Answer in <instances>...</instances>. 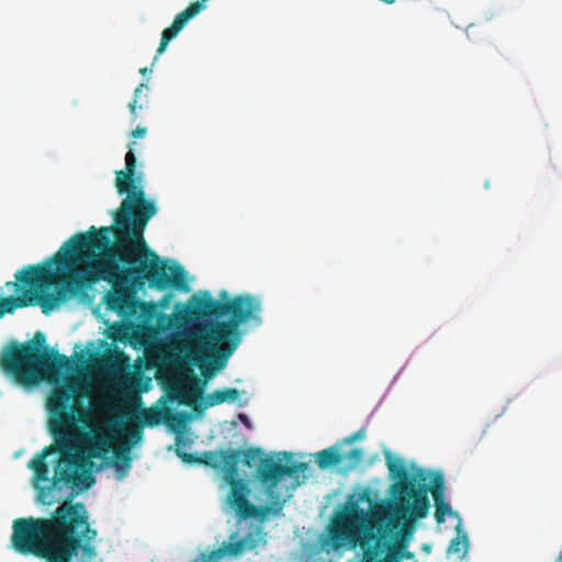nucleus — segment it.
Masks as SVG:
<instances>
[{
    "label": "nucleus",
    "instance_id": "26",
    "mask_svg": "<svg viewBox=\"0 0 562 562\" xmlns=\"http://www.w3.org/2000/svg\"><path fill=\"white\" fill-rule=\"evenodd\" d=\"M146 132H147L146 127L137 126L135 130H133L132 136L134 138H139V137L145 136Z\"/></svg>",
    "mask_w": 562,
    "mask_h": 562
},
{
    "label": "nucleus",
    "instance_id": "3",
    "mask_svg": "<svg viewBox=\"0 0 562 562\" xmlns=\"http://www.w3.org/2000/svg\"><path fill=\"white\" fill-rule=\"evenodd\" d=\"M82 503L65 501L50 518H16L11 536L16 552L34 554L46 562H71L81 549L80 562H91L97 552L90 544L97 530L89 525Z\"/></svg>",
    "mask_w": 562,
    "mask_h": 562
},
{
    "label": "nucleus",
    "instance_id": "32",
    "mask_svg": "<svg viewBox=\"0 0 562 562\" xmlns=\"http://www.w3.org/2000/svg\"><path fill=\"white\" fill-rule=\"evenodd\" d=\"M382 1L387 3V4H391V3L395 2V0H382Z\"/></svg>",
    "mask_w": 562,
    "mask_h": 562
},
{
    "label": "nucleus",
    "instance_id": "10",
    "mask_svg": "<svg viewBox=\"0 0 562 562\" xmlns=\"http://www.w3.org/2000/svg\"><path fill=\"white\" fill-rule=\"evenodd\" d=\"M386 503L385 501H379L374 502L371 496L370 488L362 490L358 495L357 498H353V496H350L341 509L335 512L333 516L330 517V520L321 537V546L324 550L327 552H338L341 550H346V547H337L333 541L334 531L336 528V525H339L342 520V517L346 515H350L356 513L357 516L361 515L371 520L370 515L378 505Z\"/></svg>",
    "mask_w": 562,
    "mask_h": 562
},
{
    "label": "nucleus",
    "instance_id": "24",
    "mask_svg": "<svg viewBox=\"0 0 562 562\" xmlns=\"http://www.w3.org/2000/svg\"><path fill=\"white\" fill-rule=\"evenodd\" d=\"M364 437H366V430L360 429V430L355 431L350 436L344 438L341 443L349 445V443H352L353 441L361 440Z\"/></svg>",
    "mask_w": 562,
    "mask_h": 562
},
{
    "label": "nucleus",
    "instance_id": "34",
    "mask_svg": "<svg viewBox=\"0 0 562 562\" xmlns=\"http://www.w3.org/2000/svg\"><path fill=\"white\" fill-rule=\"evenodd\" d=\"M561 560H562V551H561V554L558 558V562H561Z\"/></svg>",
    "mask_w": 562,
    "mask_h": 562
},
{
    "label": "nucleus",
    "instance_id": "19",
    "mask_svg": "<svg viewBox=\"0 0 562 562\" xmlns=\"http://www.w3.org/2000/svg\"><path fill=\"white\" fill-rule=\"evenodd\" d=\"M252 546L249 544L247 539H240L235 542H228L224 546V551L229 555H237L244 552L247 549H251Z\"/></svg>",
    "mask_w": 562,
    "mask_h": 562
},
{
    "label": "nucleus",
    "instance_id": "8",
    "mask_svg": "<svg viewBox=\"0 0 562 562\" xmlns=\"http://www.w3.org/2000/svg\"><path fill=\"white\" fill-rule=\"evenodd\" d=\"M0 369L14 383L31 389L49 375L70 369V360L46 344V335L35 333L31 340L11 341L0 353Z\"/></svg>",
    "mask_w": 562,
    "mask_h": 562
},
{
    "label": "nucleus",
    "instance_id": "27",
    "mask_svg": "<svg viewBox=\"0 0 562 562\" xmlns=\"http://www.w3.org/2000/svg\"><path fill=\"white\" fill-rule=\"evenodd\" d=\"M238 418L244 424L245 427L251 428V423L247 415L240 413L238 414Z\"/></svg>",
    "mask_w": 562,
    "mask_h": 562
},
{
    "label": "nucleus",
    "instance_id": "23",
    "mask_svg": "<svg viewBox=\"0 0 562 562\" xmlns=\"http://www.w3.org/2000/svg\"><path fill=\"white\" fill-rule=\"evenodd\" d=\"M345 460L352 461L353 465H357L363 459V451L360 448H353L348 453L344 454Z\"/></svg>",
    "mask_w": 562,
    "mask_h": 562
},
{
    "label": "nucleus",
    "instance_id": "16",
    "mask_svg": "<svg viewBox=\"0 0 562 562\" xmlns=\"http://www.w3.org/2000/svg\"><path fill=\"white\" fill-rule=\"evenodd\" d=\"M239 391L234 387L218 389L202 398L204 408L214 407L225 402L234 403L239 398Z\"/></svg>",
    "mask_w": 562,
    "mask_h": 562
},
{
    "label": "nucleus",
    "instance_id": "29",
    "mask_svg": "<svg viewBox=\"0 0 562 562\" xmlns=\"http://www.w3.org/2000/svg\"><path fill=\"white\" fill-rule=\"evenodd\" d=\"M220 551L221 550H217V551H213L211 555H206V554H201V560L202 562H209L211 560L212 557H217L220 555Z\"/></svg>",
    "mask_w": 562,
    "mask_h": 562
},
{
    "label": "nucleus",
    "instance_id": "15",
    "mask_svg": "<svg viewBox=\"0 0 562 562\" xmlns=\"http://www.w3.org/2000/svg\"><path fill=\"white\" fill-rule=\"evenodd\" d=\"M170 397L179 404L192 405L202 397V390L192 382H178L170 390Z\"/></svg>",
    "mask_w": 562,
    "mask_h": 562
},
{
    "label": "nucleus",
    "instance_id": "30",
    "mask_svg": "<svg viewBox=\"0 0 562 562\" xmlns=\"http://www.w3.org/2000/svg\"><path fill=\"white\" fill-rule=\"evenodd\" d=\"M414 557V553L411 552L409 550H407L406 552L403 553V559H412Z\"/></svg>",
    "mask_w": 562,
    "mask_h": 562
},
{
    "label": "nucleus",
    "instance_id": "22",
    "mask_svg": "<svg viewBox=\"0 0 562 562\" xmlns=\"http://www.w3.org/2000/svg\"><path fill=\"white\" fill-rule=\"evenodd\" d=\"M123 356L124 353L122 351H116L115 353L106 355L102 358V364L108 369H114L117 364L119 359Z\"/></svg>",
    "mask_w": 562,
    "mask_h": 562
},
{
    "label": "nucleus",
    "instance_id": "18",
    "mask_svg": "<svg viewBox=\"0 0 562 562\" xmlns=\"http://www.w3.org/2000/svg\"><path fill=\"white\" fill-rule=\"evenodd\" d=\"M241 454L244 456V463L248 468H252L255 465L258 468L261 459L267 457L260 448H249L241 450Z\"/></svg>",
    "mask_w": 562,
    "mask_h": 562
},
{
    "label": "nucleus",
    "instance_id": "17",
    "mask_svg": "<svg viewBox=\"0 0 562 562\" xmlns=\"http://www.w3.org/2000/svg\"><path fill=\"white\" fill-rule=\"evenodd\" d=\"M345 460L337 446H331L316 453V463L319 469H328L340 464Z\"/></svg>",
    "mask_w": 562,
    "mask_h": 562
},
{
    "label": "nucleus",
    "instance_id": "11",
    "mask_svg": "<svg viewBox=\"0 0 562 562\" xmlns=\"http://www.w3.org/2000/svg\"><path fill=\"white\" fill-rule=\"evenodd\" d=\"M205 1L206 0L194 1L190 3L187 9L176 15L172 24L169 27H166L161 33V40L157 48L156 58L166 50L168 44L180 33L187 23L204 10Z\"/></svg>",
    "mask_w": 562,
    "mask_h": 562
},
{
    "label": "nucleus",
    "instance_id": "7",
    "mask_svg": "<svg viewBox=\"0 0 562 562\" xmlns=\"http://www.w3.org/2000/svg\"><path fill=\"white\" fill-rule=\"evenodd\" d=\"M61 277L56 254L42 263L30 265L18 271L15 281H8L3 286L16 295H0V319L18 308L34 305H40L42 312L48 315L67 301Z\"/></svg>",
    "mask_w": 562,
    "mask_h": 562
},
{
    "label": "nucleus",
    "instance_id": "14",
    "mask_svg": "<svg viewBox=\"0 0 562 562\" xmlns=\"http://www.w3.org/2000/svg\"><path fill=\"white\" fill-rule=\"evenodd\" d=\"M177 456L188 464L199 463V464H205L213 469H221L223 465V458L225 454V451H205L203 452L202 457H198L193 453H187L182 451L180 448L176 449Z\"/></svg>",
    "mask_w": 562,
    "mask_h": 562
},
{
    "label": "nucleus",
    "instance_id": "2",
    "mask_svg": "<svg viewBox=\"0 0 562 562\" xmlns=\"http://www.w3.org/2000/svg\"><path fill=\"white\" fill-rule=\"evenodd\" d=\"M75 395V385L66 384L56 386L47 398L48 427L54 443L42 449L27 463L34 471V486L42 503H50L47 498L58 483L90 488L95 480L85 468L91 459H105L110 450L113 451L111 467L115 469L119 479L125 477L131 470V448L143 436L139 427L125 428L124 434L130 441L114 447V436L104 429L81 435L77 429L80 408L71 404Z\"/></svg>",
    "mask_w": 562,
    "mask_h": 562
},
{
    "label": "nucleus",
    "instance_id": "1",
    "mask_svg": "<svg viewBox=\"0 0 562 562\" xmlns=\"http://www.w3.org/2000/svg\"><path fill=\"white\" fill-rule=\"evenodd\" d=\"M142 173L136 172L134 149L125 155V168L115 171V188L126 194L113 213V225L77 233L56 252L57 268L67 301L91 284L104 280L112 290L104 297L106 308L121 315L136 312V289L172 288L188 291L187 273L180 265L167 266L147 245L144 232L157 213L154 201L146 199Z\"/></svg>",
    "mask_w": 562,
    "mask_h": 562
},
{
    "label": "nucleus",
    "instance_id": "12",
    "mask_svg": "<svg viewBox=\"0 0 562 562\" xmlns=\"http://www.w3.org/2000/svg\"><path fill=\"white\" fill-rule=\"evenodd\" d=\"M190 314L195 317H223L224 302L215 300L209 292L193 295L189 301Z\"/></svg>",
    "mask_w": 562,
    "mask_h": 562
},
{
    "label": "nucleus",
    "instance_id": "9",
    "mask_svg": "<svg viewBox=\"0 0 562 562\" xmlns=\"http://www.w3.org/2000/svg\"><path fill=\"white\" fill-rule=\"evenodd\" d=\"M387 467L396 481L390 487L392 501L379 506H387L400 513L411 509L415 517L425 518L430 506L429 485L424 483L427 479L425 471L419 468L415 474H409L403 459L392 460L390 456H387Z\"/></svg>",
    "mask_w": 562,
    "mask_h": 562
},
{
    "label": "nucleus",
    "instance_id": "33",
    "mask_svg": "<svg viewBox=\"0 0 562 562\" xmlns=\"http://www.w3.org/2000/svg\"><path fill=\"white\" fill-rule=\"evenodd\" d=\"M139 72H140L142 75H145V74L147 72V68H142V69L139 70Z\"/></svg>",
    "mask_w": 562,
    "mask_h": 562
},
{
    "label": "nucleus",
    "instance_id": "28",
    "mask_svg": "<svg viewBox=\"0 0 562 562\" xmlns=\"http://www.w3.org/2000/svg\"><path fill=\"white\" fill-rule=\"evenodd\" d=\"M459 544H460V540L459 538H454L451 543H450V547L449 549L454 551V552H458L460 549H459Z\"/></svg>",
    "mask_w": 562,
    "mask_h": 562
},
{
    "label": "nucleus",
    "instance_id": "31",
    "mask_svg": "<svg viewBox=\"0 0 562 562\" xmlns=\"http://www.w3.org/2000/svg\"><path fill=\"white\" fill-rule=\"evenodd\" d=\"M226 297H227V293H226L225 291H223V292L221 293V299H226Z\"/></svg>",
    "mask_w": 562,
    "mask_h": 562
},
{
    "label": "nucleus",
    "instance_id": "25",
    "mask_svg": "<svg viewBox=\"0 0 562 562\" xmlns=\"http://www.w3.org/2000/svg\"><path fill=\"white\" fill-rule=\"evenodd\" d=\"M385 557L382 559L375 558V562H402L403 559L392 555L387 552H384Z\"/></svg>",
    "mask_w": 562,
    "mask_h": 562
},
{
    "label": "nucleus",
    "instance_id": "13",
    "mask_svg": "<svg viewBox=\"0 0 562 562\" xmlns=\"http://www.w3.org/2000/svg\"><path fill=\"white\" fill-rule=\"evenodd\" d=\"M445 491V477L442 473L437 472L434 474L431 480V485L429 486V491L435 501V519L438 524H442L445 521L446 514L452 515L453 512L450 505L445 502L443 498Z\"/></svg>",
    "mask_w": 562,
    "mask_h": 562
},
{
    "label": "nucleus",
    "instance_id": "21",
    "mask_svg": "<svg viewBox=\"0 0 562 562\" xmlns=\"http://www.w3.org/2000/svg\"><path fill=\"white\" fill-rule=\"evenodd\" d=\"M160 422L159 412L153 409H145L143 412V424L147 426L158 425Z\"/></svg>",
    "mask_w": 562,
    "mask_h": 562
},
{
    "label": "nucleus",
    "instance_id": "6",
    "mask_svg": "<svg viewBox=\"0 0 562 562\" xmlns=\"http://www.w3.org/2000/svg\"><path fill=\"white\" fill-rule=\"evenodd\" d=\"M260 313V299L250 294H239L224 302L223 317L227 316L228 319L206 323L200 336V346L193 351L194 363L202 366L205 361L212 367L203 369L204 378L210 379L216 370L225 368L241 340L239 326L248 322L259 325Z\"/></svg>",
    "mask_w": 562,
    "mask_h": 562
},
{
    "label": "nucleus",
    "instance_id": "5",
    "mask_svg": "<svg viewBox=\"0 0 562 562\" xmlns=\"http://www.w3.org/2000/svg\"><path fill=\"white\" fill-rule=\"evenodd\" d=\"M241 450L225 451L222 470H224V480L231 486L227 495L228 505L235 510L239 519L257 518L263 520L269 514L282 512L285 498L280 492L281 483L284 477L293 476L304 469L303 463L283 464L272 457L261 459L255 471V477L263 487L268 504L256 506L248 501L250 488L244 479L238 477V465L240 462Z\"/></svg>",
    "mask_w": 562,
    "mask_h": 562
},
{
    "label": "nucleus",
    "instance_id": "4",
    "mask_svg": "<svg viewBox=\"0 0 562 562\" xmlns=\"http://www.w3.org/2000/svg\"><path fill=\"white\" fill-rule=\"evenodd\" d=\"M369 518L371 520L356 513L342 517L336 525L334 543L346 550L359 547L362 550L360 562H375L384 552L403 559L419 518L411 509L400 513L387 506L375 507Z\"/></svg>",
    "mask_w": 562,
    "mask_h": 562
},
{
    "label": "nucleus",
    "instance_id": "20",
    "mask_svg": "<svg viewBox=\"0 0 562 562\" xmlns=\"http://www.w3.org/2000/svg\"><path fill=\"white\" fill-rule=\"evenodd\" d=\"M144 90H148V86L145 85V83H140L134 91V97H133V101L128 104V109L131 111V114L133 115V119H136L137 114H136V109H143L144 108V104L143 103H138V100L140 98V94Z\"/></svg>",
    "mask_w": 562,
    "mask_h": 562
}]
</instances>
